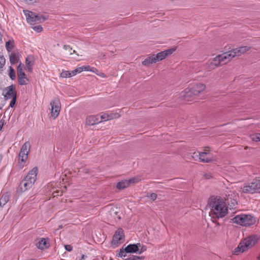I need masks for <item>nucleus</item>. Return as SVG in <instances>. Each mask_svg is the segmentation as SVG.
Masks as SVG:
<instances>
[{"instance_id":"nucleus-28","label":"nucleus","mask_w":260,"mask_h":260,"mask_svg":"<svg viewBox=\"0 0 260 260\" xmlns=\"http://www.w3.org/2000/svg\"><path fill=\"white\" fill-rule=\"evenodd\" d=\"M9 197L7 195H3L0 199V206L4 207L9 201Z\"/></svg>"},{"instance_id":"nucleus-33","label":"nucleus","mask_w":260,"mask_h":260,"mask_svg":"<svg viewBox=\"0 0 260 260\" xmlns=\"http://www.w3.org/2000/svg\"><path fill=\"white\" fill-rule=\"evenodd\" d=\"M251 139L252 141L257 142L260 141V134L256 133L252 134L250 136Z\"/></svg>"},{"instance_id":"nucleus-22","label":"nucleus","mask_w":260,"mask_h":260,"mask_svg":"<svg viewBox=\"0 0 260 260\" xmlns=\"http://www.w3.org/2000/svg\"><path fill=\"white\" fill-rule=\"evenodd\" d=\"M18 83L20 85H26L28 83V79L25 73L18 75Z\"/></svg>"},{"instance_id":"nucleus-39","label":"nucleus","mask_w":260,"mask_h":260,"mask_svg":"<svg viewBox=\"0 0 260 260\" xmlns=\"http://www.w3.org/2000/svg\"><path fill=\"white\" fill-rule=\"evenodd\" d=\"M32 28L37 32H40L43 30V28L40 25L32 26Z\"/></svg>"},{"instance_id":"nucleus-24","label":"nucleus","mask_w":260,"mask_h":260,"mask_svg":"<svg viewBox=\"0 0 260 260\" xmlns=\"http://www.w3.org/2000/svg\"><path fill=\"white\" fill-rule=\"evenodd\" d=\"M48 239L42 238L37 243V247L41 249H44L49 247V244L47 243Z\"/></svg>"},{"instance_id":"nucleus-11","label":"nucleus","mask_w":260,"mask_h":260,"mask_svg":"<svg viewBox=\"0 0 260 260\" xmlns=\"http://www.w3.org/2000/svg\"><path fill=\"white\" fill-rule=\"evenodd\" d=\"M250 49V47L242 46L239 48L232 49L228 52H226L229 57V59L231 60L233 57L241 56L242 54L246 52Z\"/></svg>"},{"instance_id":"nucleus-20","label":"nucleus","mask_w":260,"mask_h":260,"mask_svg":"<svg viewBox=\"0 0 260 260\" xmlns=\"http://www.w3.org/2000/svg\"><path fill=\"white\" fill-rule=\"evenodd\" d=\"M101 122V121L100 120L99 115L88 116L85 120V123L88 125H93Z\"/></svg>"},{"instance_id":"nucleus-45","label":"nucleus","mask_w":260,"mask_h":260,"mask_svg":"<svg viewBox=\"0 0 260 260\" xmlns=\"http://www.w3.org/2000/svg\"><path fill=\"white\" fill-rule=\"evenodd\" d=\"M64 248L66 250L68 251H71L72 250V246L70 245H64Z\"/></svg>"},{"instance_id":"nucleus-29","label":"nucleus","mask_w":260,"mask_h":260,"mask_svg":"<svg viewBox=\"0 0 260 260\" xmlns=\"http://www.w3.org/2000/svg\"><path fill=\"white\" fill-rule=\"evenodd\" d=\"M14 47L13 41H9L6 43V47L8 52H10Z\"/></svg>"},{"instance_id":"nucleus-43","label":"nucleus","mask_w":260,"mask_h":260,"mask_svg":"<svg viewBox=\"0 0 260 260\" xmlns=\"http://www.w3.org/2000/svg\"><path fill=\"white\" fill-rule=\"evenodd\" d=\"M147 197L152 201H154L157 198V194L155 193H151Z\"/></svg>"},{"instance_id":"nucleus-18","label":"nucleus","mask_w":260,"mask_h":260,"mask_svg":"<svg viewBox=\"0 0 260 260\" xmlns=\"http://www.w3.org/2000/svg\"><path fill=\"white\" fill-rule=\"evenodd\" d=\"M120 116V114L117 113H102L100 116V120L102 122L113 119L118 118Z\"/></svg>"},{"instance_id":"nucleus-2","label":"nucleus","mask_w":260,"mask_h":260,"mask_svg":"<svg viewBox=\"0 0 260 260\" xmlns=\"http://www.w3.org/2000/svg\"><path fill=\"white\" fill-rule=\"evenodd\" d=\"M258 240V236L255 235L246 237L240 243L238 246L235 249V253H237L238 251L243 252L248 250L254 246Z\"/></svg>"},{"instance_id":"nucleus-27","label":"nucleus","mask_w":260,"mask_h":260,"mask_svg":"<svg viewBox=\"0 0 260 260\" xmlns=\"http://www.w3.org/2000/svg\"><path fill=\"white\" fill-rule=\"evenodd\" d=\"M60 76L62 78H69L74 76L73 71L63 70L60 73Z\"/></svg>"},{"instance_id":"nucleus-47","label":"nucleus","mask_w":260,"mask_h":260,"mask_svg":"<svg viewBox=\"0 0 260 260\" xmlns=\"http://www.w3.org/2000/svg\"><path fill=\"white\" fill-rule=\"evenodd\" d=\"M4 121H3L2 120H1L0 121V131L2 129L3 125H4Z\"/></svg>"},{"instance_id":"nucleus-7","label":"nucleus","mask_w":260,"mask_h":260,"mask_svg":"<svg viewBox=\"0 0 260 260\" xmlns=\"http://www.w3.org/2000/svg\"><path fill=\"white\" fill-rule=\"evenodd\" d=\"M30 147L29 143L26 142L20 149L19 153V163L22 167H23L28 158V154L30 150Z\"/></svg>"},{"instance_id":"nucleus-14","label":"nucleus","mask_w":260,"mask_h":260,"mask_svg":"<svg viewBox=\"0 0 260 260\" xmlns=\"http://www.w3.org/2000/svg\"><path fill=\"white\" fill-rule=\"evenodd\" d=\"M176 49V48L174 47L164 50L163 51H161L157 54H155L157 61L158 62L166 58L168 56L171 55L174 52H175Z\"/></svg>"},{"instance_id":"nucleus-46","label":"nucleus","mask_w":260,"mask_h":260,"mask_svg":"<svg viewBox=\"0 0 260 260\" xmlns=\"http://www.w3.org/2000/svg\"><path fill=\"white\" fill-rule=\"evenodd\" d=\"M204 177L206 179H210L212 177V176L211 174H206L204 175Z\"/></svg>"},{"instance_id":"nucleus-10","label":"nucleus","mask_w":260,"mask_h":260,"mask_svg":"<svg viewBox=\"0 0 260 260\" xmlns=\"http://www.w3.org/2000/svg\"><path fill=\"white\" fill-rule=\"evenodd\" d=\"M124 231L122 229H118L115 233L111 244L114 247H116L119 244L123 243L124 241Z\"/></svg>"},{"instance_id":"nucleus-23","label":"nucleus","mask_w":260,"mask_h":260,"mask_svg":"<svg viewBox=\"0 0 260 260\" xmlns=\"http://www.w3.org/2000/svg\"><path fill=\"white\" fill-rule=\"evenodd\" d=\"M190 87L186 88L181 92L180 96L181 98L185 99L194 95Z\"/></svg>"},{"instance_id":"nucleus-37","label":"nucleus","mask_w":260,"mask_h":260,"mask_svg":"<svg viewBox=\"0 0 260 260\" xmlns=\"http://www.w3.org/2000/svg\"><path fill=\"white\" fill-rule=\"evenodd\" d=\"M127 252L125 251V248H122L120 249L119 252L117 254V256L120 257H124L126 256V253Z\"/></svg>"},{"instance_id":"nucleus-40","label":"nucleus","mask_w":260,"mask_h":260,"mask_svg":"<svg viewBox=\"0 0 260 260\" xmlns=\"http://www.w3.org/2000/svg\"><path fill=\"white\" fill-rule=\"evenodd\" d=\"M28 5H33L39 2V0H22Z\"/></svg>"},{"instance_id":"nucleus-4","label":"nucleus","mask_w":260,"mask_h":260,"mask_svg":"<svg viewBox=\"0 0 260 260\" xmlns=\"http://www.w3.org/2000/svg\"><path fill=\"white\" fill-rule=\"evenodd\" d=\"M230 61L226 52L219 54L208 60L206 63L208 70H211Z\"/></svg>"},{"instance_id":"nucleus-13","label":"nucleus","mask_w":260,"mask_h":260,"mask_svg":"<svg viewBox=\"0 0 260 260\" xmlns=\"http://www.w3.org/2000/svg\"><path fill=\"white\" fill-rule=\"evenodd\" d=\"M238 198V194L236 191L229 190L226 191L225 195L224 200L227 203L232 207H234L237 204V199Z\"/></svg>"},{"instance_id":"nucleus-48","label":"nucleus","mask_w":260,"mask_h":260,"mask_svg":"<svg viewBox=\"0 0 260 260\" xmlns=\"http://www.w3.org/2000/svg\"><path fill=\"white\" fill-rule=\"evenodd\" d=\"M85 255H82L81 257V258L80 259H79V260H85Z\"/></svg>"},{"instance_id":"nucleus-35","label":"nucleus","mask_w":260,"mask_h":260,"mask_svg":"<svg viewBox=\"0 0 260 260\" xmlns=\"http://www.w3.org/2000/svg\"><path fill=\"white\" fill-rule=\"evenodd\" d=\"M82 67L83 71H90L93 73L95 72V71H98V70L95 68L90 67L89 66H82Z\"/></svg>"},{"instance_id":"nucleus-25","label":"nucleus","mask_w":260,"mask_h":260,"mask_svg":"<svg viewBox=\"0 0 260 260\" xmlns=\"http://www.w3.org/2000/svg\"><path fill=\"white\" fill-rule=\"evenodd\" d=\"M10 61L11 64L18 63L19 60V54L15 52H12L10 54Z\"/></svg>"},{"instance_id":"nucleus-17","label":"nucleus","mask_w":260,"mask_h":260,"mask_svg":"<svg viewBox=\"0 0 260 260\" xmlns=\"http://www.w3.org/2000/svg\"><path fill=\"white\" fill-rule=\"evenodd\" d=\"M139 180L138 178H131L128 180H122L117 184L116 187L119 189H123L127 187L130 184L138 182Z\"/></svg>"},{"instance_id":"nucleus-31","label":"nucleus","mask_w":260,"mask_h":260,"mask_svg":"<svg viewBox=\"0 0 260 260\" xmlns=\"http://www.w3.org/2000/svg\"><path fill=\"white\" fill-rule=\"evenodd\" d=\"M63 49L67 51L69 54L72 55L73 53H76L75 50H73L72 48L70 47L69 45H64L63 46Z\"/></svg>"},{"instance_id":"nucleus-36","label":"nucleus","mask_w":260,"mask_h":260,"mask_svg":"<svg viewBox=\"0 0 260 260\" xmlns=\"http://www.w3.org/2000/svg\"><path fill=\"white\" fill-rule=\"evenodd\" d=\"M23 69L24 65L22 63H20L17 69L18 75L24 73L23 72Z\"/></svg>"},{"instance_id":"nucleus-50","label":"nucleus","mask_w":260,"mask_h":260,"mask_svg":"<svg viewBox=\"0 0 260 260\" xmlns=\"http://www.w3.org/2000/svg\"><path fill=\"white\" fill-rule=\"evenodd\" d=\"M58 194H56V196H58ZM56 195L54 194V197H55Z\"/></svg>"},{"instance_id":"nucleus-3","label":"nucleus","mask_w":260,"mask_h":260,"mask_svg":"<svg viewBox=\"0 0 260 260\" xmlns=\"http://www.w3.org/2000/svg\"><path fill=\"white\" fill-rule=\"evenodd\" d=\"M38 169L34 168L30 170L26 176L20 184V188L22 191H25L30 188L36 180Z\"/></svg>"},{"instance_id":"nucleus-34","label":"nucleus","mask_w":260,"mask_h":260,"mask_svg":"<svg viewBox=\"0 0 260 260\" xmlns=\"http://www.w3.org/2000/svg\"><path fill=\"white\" fill-rule=\"evenodd\" d=\"M255 193H260V180L254 181Z\"/></svg>"},{"instance_id":"nucleus-19","label":"nucleus","mask_w":260,"mask_h":260,"mask_svg":"<svg viewBox=\"0 0 260 260\" xmlns=\"http://www.w3.org/2000/svg\"><path fill=\"white\" fill-rule=\"evenodd\" d=\"M194 95H197L204 91L206 88V85L203 83H197L190 86Z\"/></svg>"},{"instance_id":"nucleus-5","label":"nucleus","mask_w":260,"mask_h":260,"mask_svg":"<svg viewBox=\"0 0 260 260\" xmlns=\"http://www.w3.org/2000/svg\"><path fill=\"white\" fill-rule=\"evenodd\" d=\"M232 220L234 223L244 226L253 225L256 222V218L253 216L244 214L236 215Z\"/></svg>"},{"instance_id":"nucleus-21","label":"nucleus","mask_w":260,"mask_h":260,"mask_svg":"<svg viewBox=\"0 0 260 260\" xmlns=\"http://www.w3.org/2000/svg\"><path fill=\"white\" fill-rule=\"evenodd\" d=\"M155 54L147 57L142 62L144 66H148L149 65L157 62Z\"/></svg>"},{"instance_id":"nucleus-49","label":"nucleus","mask_w":260,"mask_h":260,"mask_svg":"<svg viewBox=\"0 0 260 260\" xmlns=\"http://www.w3.org/2000/svg\"><path fill=\"white\" fill-rule=\"evenodd\" d=\"M2 159V156L1 155H0V162L1 161Z\"/></svg>"},{"instance_id":"nucleus-1","label":"nucleus","mask_w":260,"mask_h":260,"mask_svg":"<svg viewBox=\"0 0 260 260\" xmlns=\"http://www.w3.org/2000/svg\"><path fill=\"white\" fill-rule=\"evenodd\" d=\"M209 216L213 219L225 217L228 213V207L225 201L219 197H211L209 199Z\"/></svg>"},{"instance_id":"nucleus-9","label":"nucleus","mask_w":260,"mask_h":260,"mask_svg":"<svg viewBox=\"0 0 260 260\" xmlns=\"http://www.w3.org/2000/svg\"><path fill=\"white\" fill-rule=\"evenodd\" d=\"M127 253H136L141 254L147 250L146 246L138 243L134 244H129L125 247Z\"/></svg>"},{"instance_id":"nucleus-26","label":"nucleus","mask_w":260,"mask_h":260,"mask_svg":"<svg viewBox=\"0 0 260 260\" xmlns=\"http://www.w3.org/2000/svg\"><path fill=\"white\" fill-rule=\"evenodd\" d=\"M25 63L26 66V69L31 72L32 70V67L33 66V57L31 56H28L26 57L25 60Z\"/></svg>"},{"instance_id":"nucleus-41","label":"nucleus","mask_w":260,"mask_h":260,"mask_svg":"<svg viewBox=\"0 0 260 260\" xmlns=\"http://www.w3.org/2000/svg\"><path fill=\"white\" fill-rule=\"evenodd\" d=\"M72 71H73L74 76H75L77 74L80 73L82 72V71H83V67H78V68H76V69H75L74 70H73Z\"/></svg>"},{"instance_id":"nucleus-6","label":"nucleus","mask_w":260,"mask_h":260,"mask_svg":"<svg viewBox=\"0 0 260 260\" xmlns=\"http://www.w3.org/2000/svg\"><path fill=\"white\" fill-rule=\"evenodd\" d=\"M26 20L30 24L44 22L46 18L41 15H39L28 10H23Z\"/></svg>"},{"instance_id":"nucleus-8","label":"nucleus","mask_w":260,"mask_h":260,"mask_svg":"<svg viewBox=\"0 0 260 260\" xmlns=\"http://www.w3.org/2000/svg\"><path fill=\"white\" fill-rule=\"evenodd\" d=\"M199 158L200 161L205 163H210L217 159L216 155L213 154L208 149H205L203 152H199Z\"/></svg>"},{"instance_id":"nucleus-12","label":"nucleus","mask_w":260,"mask_h":260,"mask_svg":"<svg viewBox=\"0 0 260 260\" xmlns=\"http://www.w3.org/2000/svg\"><path fill=\"white\" fill-rule=\"evenodd\" d=\"M51 116L53 119H55L59 115L60 108L61 104L58 99H55L51 102Z\"/></svg>"},{"instance_id":"nucleus-42","label":"nucleus","mask_w":260,"mask_h":260,"mask_svg":"<svg viewBox=\"0 0 260 260\" xmlns=\"http://www.w3.org/2000/svg\"><path fill=\"white\" fill-rule=\"evenodd\" d=\"M16 99H17V96H16V95H15L13 96V98H12V100H11V101L10 102V104L9 105L10 107L13 108L14 107V106L15 105L16 102Z\"/></svg>"},{"instance_id":"nucleus-32","label":"nucleus","mask_w":260,"mask_h":260,"mask_svg":"<svg viewBox=\"0 0 260 260\" xmlns=\"http://www.w3.org/2000/svg\"><path fill=\"white\" fill-rule=\"evenodd\" d=\"M9 71V77L12 80H13L16 78L15 71L12 67H10Z\"/></svg>"},{"instance_id":"nucleus-38","label":"nucleus","mask_w":260,"mask_h":260,"mask_svg":"<svg viewBox=\"0 0 260 260\" xmlns=\"http://www.w3.org/2000/svg\"><path fill=\"white\" fill-rule=\"evenodd\" d=\"M144 258V256H139L136 255H132L124 260H137V259H143Z\"/></svg>"},{"instance_id":"nucleus-15","label":"nucleus","mask_w":260,"mask_h":260,"mask_svg":"<svg viewBox=\"0 0 260 260\" xmlns=\"http://www.w3.org/2000/svg\"><path fill=\"white\" fill-rule=\"evenodd\" d=\"M255 188L254 187V181L250 183L244 184L239 191L244 193H255Z\"/></svg>"},{"instance_id":"nucleus-30","label":"nucleus","mask_w":260,"mask_h":260,"mask_svg":"<svg viewBox=\"0 0 260 260\" xmlns=\"http://www.w3.org/2000/svg\"><path fill=\"white\" fill-rule=\"evenodd\" d=\"M6 63V59L2 55H0V71H3Z\"/></svg>"},{"instance_id":"nucleus-44","label":"nucleus","mask_w":260,"mask_h":260,"mask_svg":"<svg viewBox=\"0 0 260 260\" xmlns=\"http://www.w3.org/2000/svg\"><path fill=\"white\" fill-rule=\"evenodd\" d=\"M94 73H96V75H98L99 76H100L101 77H102V78L106 77V75L104 73H102V72H99L98 71H95V72H94Z\"/></svg>"},{"instance_id":"nucleus-16","label":"nucleus","mask_w":260,"mask_h":260,"mask_svg":"<svg viewBox=\"0 0 260 260\" xmlns=\"http://www.w3.org/2000/svg\"><path fill=\"white\" fill-rule=\"evenodd\" d=\"M3 95L6 100L13 98V96L16 95L14 85H11L6 87L3 91Z\"/></svg>"}]
</instances>
